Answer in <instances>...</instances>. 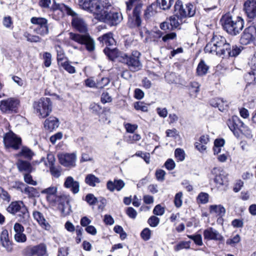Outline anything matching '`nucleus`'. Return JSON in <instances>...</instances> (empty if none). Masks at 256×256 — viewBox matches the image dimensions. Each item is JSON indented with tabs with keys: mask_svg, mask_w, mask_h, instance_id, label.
<instances>
[{
	"mask_svg": "<svg viewBox=\"0 0 256 256\" xmlns=\"http://www.w3.org/2000/svg\"><path fill=\"white\" fill-rule=\"evenodd\" d=\"M256 38V26H250L246 28L241 36L240 43L246 45L253 42Z\"/></svg>",
	"mask_w": 256,
	"mask_h": 256,
	"instance_id": "15",
	"label": "nucleus"
},
{
	"mask_svg": "<svg viewBox=\"0 0 256 256\" xmlns=\"http://www.w3.org/2000/svg\"><path fill=\"white\" fill-rule=\"evenodd\" d=\"M2 24L8 29L12 30L13 28V21L12 17L9 16H4L2 18Z\"/></svg>",
	"mask_w": 256,
	"mask_h": 256,
	"instance_id": "41",
	"label": "nucleus"
},
{
	"mask_svg": "<svg viewBox=\"0 0 256 256\" xmlns=\"http://www.w3.org/2000/svg\"><path fill=\"white\" fill-rule=\"evenodd\" d=\"M19 155L23 156L26 158H30L33 156V153L28 148L24 147L22 148Z\"/></svg>",
	"mask_w": 256,
	"mask_h": 256,
	"instance_id": "51",
	"label": "nucleus"
},
{
	"mask_svg": "<svg viewBox=\"0 0 256 256\" xmlns=\"http://www.w3.org/2000/svg\"><path fill=\"white\" fill-rule=\"evenodd\" d=\"M230 48V44L226 38L220 35H214L204 48L206 53L226 58V52Z\"/></svg>",
	"mask_w": 256,
	"mask_h": 256,
	"instance_id": "1",
	"label": "nucleus"
},
{
	"mask_svg": "<svg viewBox=\"0 0 256 256\" xmlns=\"http://www.w3.org/2000/svg\"><path fill=\"white\" fill-rule=\"evenodd\" d=\"M43 58L44 60V64L46 67H48L51 64L52 55L50 53L46 52L44 54Z\"/></svg>",
	"mask_w": 256,
	"mask_h": 256,
	"instance_id": "59",
	"label": "nucleus"
},
{
	"mask_svg": "<svg viewBox=\"0 0 256 256\" xmlns=\"http://www.w3.org/2000/svg\"><path fill=\"white\" fill-rule=\"evenodd\" d=\"M19 106V100L14 98H10L0 102V110L4 114L16 113Z\"/></svg>",
	"mask_w": 256,
	"mask_h": 256,
	"instance_id": "8",
	"label": "nucleus"
},
{
	"mask_svg": "<svg viewBox=\"0 0 256 256\" xmlns=\"http://www.w3.org/2000/svg\"><path fill=\"white\" fill-rule=\"evenodd\" d=\"M209 211L210 214L220 216H223L226 212L224 208L220 204L210 206Z\"/></svg>",
	"mask_w": 256,
	"mask_h": 256,
	"instance_id": "30",
	"label": "nucleus"
},
{
	"mask_svg": "<svg viewBox=\"0 0 256 256\" xmlns=\"http://www.w3.org/2000/svg\"><path fill=\"white\" fill-rule=\"evenodd\" d=\"M182 192L177 193L174 197V202L176 207L180 208L182 204Z\"/></svg>",
	"mask_w": 256,
	"mask_h": 256,
	"instance_id": "55",
	"label": "nucleus"
},
{
	"mask_svg": "<svg viewBox=\"0 0 256 256\" xmlns=\"http://www.w3.org/2000/svg\"><path fill=\"white\" fill-rule=\"evenodd\" d=\"M14 238L15 240L18 242H24L26 240V236L24 232L16 233Z\"/></svg>",
	"mask_w": 256,
	"mask_h": 256,
	"instance_id": "50",
	"label": "nucleus"
},
{
	"mask_svg": "<svg viewBox=\"0 0 256 256\" xmlns=\"http://www.w3.org/2000/svg\"><path fill=\"white\" fill-rule=\"evenodd\" d=\"M174 2V0H157L160 8L163 10L170 8Z\"/></svg>",
	"mask_w": 256,
	"mask_h": 256,
	"instance_id": "38",
	"label": "nucleus"
},
{
	"mask_svg": "<svg viewBox=\"0 0 256 256\" xmlns=\"http://www.w3.org/2000/svg\"><path fill=\"white\" fill-rule=\"evenodd\" d=\"M24 36L28 41L32 42H38L41 41V38L38 36L32 35L26 32L24 34Z\"/></svg>",
	"mask_w": 256,
	"mask_h": 256,
	"instance_id": "48",
	"label": "nucleus"
},
{
	"mask_svg": "<svg viewBox=\"0 0 256 256\" xmlns=\"http://www.w3.org/2000/svg\"><path fill=\"white\" fill-rule=\"evenodd\" d=\"M18 170L20 172H30L32 171L30 164L26 161L18 160L16 164Z\"/></svg>",
	"mask_w": 256,
	"mask_h": 256,
	"instance_id": "32",
	"label": "nucleus"
},
{
	"mask_svg": "<svg viewBox=\"0 0 256 256\" xmlns=\"http://www.w3.org/2000/svg\"><path fill=\"white\" fill-rule=\"evenodd\" d=\"M58 126L59 121L56 117L50 116L46 119L44 122V128L50 131H52L58 128Z\"/></svg>",
	"mask_w": 256,
	"mask_h": 256,
	"instance_id": "26",
	"label": "nucleus"
},
{
	"mask_svg": "<svg viewBox=\"0 0 256 256\" xmlns=\"http://www.w3.org/2000/svg\"><path fill=\"white\" fill-rule=\"evenodd\" d=\"M212 172V174H216L214 182L217 190L220 192L225 190L228 185V174L216 168H213Z\"/></svg>",
	"mask_w": 256,
	"mask_h": 256,
	"instance_id": "11",
	"label": "nucleus"
},
{
	"mask_svg": "<svg viewBox=\"0 0 256 256\" xmlns=\"http://www.w3.org/2000/svg\"><path fill=\"white\" fill-rule=\"evenodd\" d=\"M22 192L27 194L29 196H33L35 194L36 190L32 187L25 186Z\"/></svg>",
	"mask_w": 256,
	"mask_h": 256,
	"instance_id": "62",
	"label": "nucleus"
},
{
	"mask_svg": "<svg viewBox=\"0 0 256 256\" xmlns=\"http://www.w3.org/2000/svg\"><path fill=\"white\" fill-rule=\"evenodd\" d=\"M98 40L100 42L103 44H106L107 46H112L116 44V41L112 32L104 34L102 36L99 37Z\"/></svg>",
	"mask_w": 256,
	"mask_h": 256,
	"instance_id": "27",
	"label": "nucleus"
},
{
	"mask_svg": "<svg viewBox=\"0 0 256 256\" xmlns=\"http://www.w3.org/2000/svg\"><path fill=\"white\" fill-rule=\"evenodd\" d=\"M0 240L2 246L6 248L7 252H12V243L10 240L8 232L6 230H4L2 232L0 236Z\"/></svg>",
	"mask_w": 256,
	"mask_h": 256,
	"instance_id": "21",
	"label": "nucleus"
},
{
	"mask_svg": "<svg viewBox=\"0 0 256 256\" xmlns=\"http://www.w3.org/2000/svg\"><path fill=\"white\" fill-rule=\"evenodd\" d=\"M174 154L176 158L178 161H183L185 158V153L183 150L181 148H176L174 152Z\"/></svg>",
	"mask_w": 256,
	"mask_h": 256,
	"instance_id": "49",
	"label": "nucleus"
},
{
	"mask_svg": "<svg viewBox=\"0 0 256 256\" xmlns=\"http://www.w3.org/2000/svg\"><path fill=\"white\" fill-rule=\"evenodd\" d=\"M210 104L212 106L218 108L221 112L225 110L228 106V103L220 98H215L210 100Z\"/></svg>",
	"mask_w": 256,
	"mask_h": 256,
	"instance_id": "28",
	"label": "nucleus"
},
{
	"mask_svg": "<svg viewBox=\"0 0 256 256\" xmlns=\"http://www.w3.org/2000/svg\"><path fill=\"white\" fill-rule=\"evenodd\" d=\"M220 21L224 30L232 36L240 34L244 26V20L240 16L233 18L225 15L222 17Z\"/></svg>",
	"mask_w": 256,
	"mask_h": 256,
	"instance_id": "2",
	"label": "nucleus"
},
{
	"mask_svg": "<svg viewBox=\"0 0 256 256\" xmlns=\"http://www.w3.org/2000/svg\"><path fill=\"white\" fill-rule=\"evenodd\" d=\"M72 26L80 32H86L87 31V26L82 18L76 16L72 20Z\"/></svg>",
	"mask_w": 256,
	"mask_h": 256,
	"instance_id": "22",
	"label": "nucleus"
},
{
	"mask_svg": "<svg viewBox=\"0 0 256 256\" xmlns=\"http://www.w3.org/2000/svg\"><path fill=\"white\" fill-rule=\"evenodd\" d=\"M148 222L150 226L156 227L158 224L160 222V218L156 216H153L148 218Z\"/></svg>",
	"mask_w": 256,
	"mask_h": 256,
	"instance_id": "57",
	"label": "nucleus"
},
{
	"mask_svg": "<svg viewBox=\"0 0 256 256\" xmlns=\"http://www.w3.org/2000/svg\"><path fill=\"white\" fill-rule=\"evenodd\" d=\"M190 242H180L174 246V250L175 251L178 252L184 248L189 249L190 248Z\"/></svg>",
	"mask_w": 256,
	"mask_h": 256,
	"instance_id": "43",
	"label": "nucleus"
},
{
	"mask_svg": "<svg viewBox=\"0 0 256 256\" xmlns=\"http://www.w3.org/2000/svg\"><path fill=\"white\" fill-rule=\"evenodd\" d=\"M204 236L205 239L208 240H215L218 241H224V238L216 230L209 228L205 230L204 232Z\"/></svg>",
	"mask_w": 256,
	"mask_h": 256,
	"instance_id": "19",
	"label": "nucleus"
},
{
	"mask_svg": "<svg viewBox=\"0 0 256 256\" xmlns=\"http://www.w3.org/2000/svg\"><path fill=\"white\" fill-rule=\"evenodd\" d=\"M57 188L50 187L42 191V194H46V200L52 206L58 208L62 212L64 210V198L56 195Z\"/></svg>",
	"mask_w": 256,
	"mask_h": 256,
	"instance_id": "5",
	"label": "nucleus"
},
{
	"mask_svg": "<svg viewBox=\"0 0 256 256\" xmlns=\"http://www.w3.org/2000/svg\"><path fill=\"white\" fill-rule=\"evenodd\" d=\"M134 108L138 110H141L144 112L148 111V106L142 102H138L134 104Z\"/></svg>",
	"mask_w": 256,
	"mask_h": 256,
	"instance_id": "46",
	"label": "nucleus"
},
{
	"mask_svg": "<svg viewBox=\"0 0 256 256\" xmlns=\"http://www.w3.org/2000/svg\"><path fill=\"white\" fill-rule=\"evenodd\" d=\"M63 4L56 3L54 2L52 6L54 10V15L56 20H60V18H63L64 12L62 10Z\"/></svg>",
	"mask_w": 256,
	"mask_h": 256,
	"instance_id": "31",
	"label": "nucleus"
},
{
	"mask_svg": "<svg viewBox=\"0 0 256 256\" xmlns=\"http://www.w3.org/2000/svg\"><path fill=\"white\" fill-rule=\"evenodd\" d=\"M86 200L90 205H94L98 202V200L93 194H89L86 196Z\"/></svg>",
	"mask_w": 256,
	"mask_h": 256,
	"instance_id": "56",
	"label": "nucleus"
},
{
	"mask_svg": "<svg viewBox=\"0 0 256 256\" xmlns=\"http://www.w3.org/2000/svg\"><path fill=\"white\" fill-rule=\"evenodd\" d=\"M163 32L160 30L153 32L150 34V38L151 40L154 43L156 44H158L161 42L162 40H160V38L162 37Z\"/></svg>",
	"mask_w": 256,
	"mask_h": 256,
	"instance_id": "36",
	"label": "nucleus"
},
{
	"mask_svg": "<svg viewBox=\"0 0 256 256\" xmlns=\"http://www.w3.org/2000/svg\"><path fill=\"white\" fill-rule=\"evenodd\" d=\"M34 26V32L40 36H44L48 34V20L41 17H32L30 20Z\"/></svg>",
	"mask_w": 256,
	"mask_h": 256,
	"instance_id": "10",
	"label": "nucleus"
},
{
	"mask_svg": "<svg viewBox=\"0 0 256 256\" xmlns=\"http://www.w3.org/2000/svg\"><path fill=\"white\" fill-rule=\"evenodd\" d=\"M140 135L138 134H130L125 138L126 142L130 144H134L137 141L140 140Z\"/></svg>",
	"mask_w": 256,
	"mask_h": 256,
	"instance_id": "42",
	"label": "nucleus"
},
{
	"mask_svg": "<svg viewBox=\"0 0 256 256\" xmlns=\"http://www.w3.org/2000/svg\"><path fill=\"white\" fill-rule=\"evenodd\" d=\"M141 13L142 5L139 4L134 8L132 14L128 17V26L132 29L139 31L140 36L143 38V34L141 32Z\"/></svg>",
	"mask_w": 256,
	"mask_h": 256,
	"instance_id": "6",
	"label": "nucleus"
},
{
	"mask_svg": "<svg viewBox=\"0 0 256 256\" xmlns=\"http://www.w3.org/2000/svg\"><path fill=\"white\" fill-rule=\"evenodd\" d=\"M33 216L39 224L45 230H49L50 228V225L46 222L44 216L42 213L39 212L35 211L33 212Z\"/></svg>",
	"mask_w": 256,
	"mask_h": 256,
	"instance_id": "25",
	"label": "nucleus"
},
{
	"mask_svg": "<svg viewBox=\"0 0 256 256\" xmlns=\"http://www.w3.org/2000/svg\"><path fill=\"white\" fill-rule=\"evenodd\" d=\"M241 52L240 48L236 46H232V47L230 46V48L226 52V57L232 56L234 57L238 55Z\"/></svg>",
	"mask_w": 256,
	"mask_h": 256,
	"instance_id": "39",
	"label": "nucleus"
},
{
	"mask_svg": "<svg viewBox=\"0 0 256 256\" xmlns=\"http://www.w3.org/2000/svg\"><path fill=\"white\" fill-rule=\"evenodd\" d=\"M136 155L141 157L147 164H149L150 162V154L149 153H144L139 151L136 154Z\"/></svg>",
	"mask_w": 256,
	"mask_h": 256,
	"instance_id": "63",
	"label": "nucleus"
},
{
	"mask_svg": "<svg viewBox=\"0 0 256 256\" xmlns=\"http://www.w3.org/2000/svg\"><path fill=\"white\" fill-rule=\"evenodd\" d=\"M35 255L38 256H44L46 255V247L44 244H41L33 246Z\"/></svg>",
	"mask_w": 256,
	"mask_h": 256,
	"instance_id": "34",
	"label": "nucleus"
},
{
	"mask_svg": "<svg viewBox=\"0 0 256 256\" xmlns=\"http://www.w3.org/2000/svg\"><path fill=\"white\" fill-rule=\"evenodd\" d=\"M70 38L80 44H84L86 49L92 52L94 50V42L92 39L88 34L80 35L72 32H70Z\"/></svg>",
	"mask_w": 256,
	"mask_h": 256,
	"instance_id": "12",
	"label": "nucleus"
},
{
	"mask_svg": "<svg viewBox=\"0 0 256 256\" xmlns=\"http://www.w3.org/2000/svg\"><path fill=\"white\" fill-rule=\"evenodd\" d=\"M246 78H252L254 77V80H252V82H249V84L248 85H246V88H248V86H252L253 88H254L256 87V74L253 72L252 74L251 73H248V74L246 76Z\"/></svg>",
	"mask_w": 256,
	"mask_h": 256,
	"instance_id": "64",
	"label": "nucleus"
},
{
	"mask_svg": "<svg viewBox=\"0 0 256 256\" xmlns=\"http://www.w3.org/2000/svg\"><path fill=\"white\" fill-rule=\"evenodd\" d=\"M179 16H176L174 14V16H171L168 19H167L172 29L177 28L182 22V20L179 18Z\"/></svg>",
	"mask_w": 256,
	"mask_h": 256,
	"instance_id": "37",
	"label": "nucleus"
},
{
	"mask_svg": "<svg viewBox=\"0 0 256 256\" xmlns=\"http://www.w3.org/2000/svg\"><path fill=\"white\" fill-rule=\"evenodd\" d=\"M164 208L160 204L156 205L153 210V213L156 216H162L164 213Z\"/></svg>",
	"mask_w": 256,
	"mask_h": 256,
	"instance_id": "61",
	"label": "nucleus"
},
{
	"mask_svg": "<svg viewBox=\"0 0 256 256\" xmlns=\"http://www.w3.org/2000/svg\"><path fill=\"white\" fill-rule=\"evenodd\" d=\"M176 37V33L172 32L167 34L164 36H162V41L165 42H168L170 40H174Z\"/></svg>",
	"mask_w": 256,
	"mask_h": 256,
	"instance_id": "58",
	"label": "nucleus"
},
{
	"mask_svg": "<svg viewBox=\"0 0 256 256\" xmlns=\"http://www.w3.org/2000/svg\"><path fill=\"white\" fill-rule=\"evenodd\" d=\"M62 36L60 34L56 38V49L57 52V60L58 64L61 68H64V54L62 48V42L63 39L62 38Z\"/></svg>",
	"mask_w": 256,
	"mask_h": 256,
	"instance_id": "17",
	"label": "nucleus"
},
{
	"mask_svg": "<svg viewBox=\"0 0 256 256\" xmlns=\"http://www.w3.org/2000/svg\"><path fill=\"white\" fill-rule=\"evenodd\" d=\"M140 53L134 51L131 54H124L121 56V61L128 66V69L133 72H137L142 68V64L140 60Z\"/></svg>",
	"mask_w": 256,
	"mask_h": 256,
	"instance_id": "4",
	"label": "nucleus"
},
{
	"mask_svg": "<svg viewBox=\"0 0 256 256\" xmlns=\"http://www.w3.org/2000/svg\"><path fill=\"white\" fill-rule=\"evenodd\" d=\"M208 66L205 64L203 60H202L198 64L197 68V74L200 76H202L208 72Z\"/></svg>",
	"mask_w": 256,
	"mask_h": 256,
	"instance_id": "35",
	"label": "nucleus"
},
{
	"mask_svg": "<svg viewBox=\"0 0 256 256\" xmlns=\"http://www.w3.org/2000/svg\"><path fill=\"white\" fill-rule=\"evenodd\" d=\"M7 210L12 214H15L19 212L22 214L24 218L28 217V210L22 201L12 202L8 207Z\"/></svg>",
	"mask_w": 256,
	"mask_h": 256,
	"instance_id": "14",
	"label": "nucleus"
},
{
	"mask_svg": "<svg viewBox=\"0 0 256 256\" xmlns=\"http://www.w3.org/2000/svg\"><path fill=\"white\" fill-rule=\"evenodd\" d=\"M152 232L148 228H144L141 232L140 236L144 240H148L151 236Z\"/></svg>",
	"mask_w": 256,
	"mask_h": 256,
	"instance_id": "52",
	"label": "nucleus"
},
{
	"mask_svg": "<svg viewBox=\"0 0 256 256\" xmlns=\"http://www.w3.org/2000/svg\"><path fill=\"white\" fill-rule=\"evenodd\" d=\"M76 155L74 152L65 154V167L68 168H74L76 166Z\"/></svg>",
	"mask_w": 256,
	"mask_h": 256,
	"instance_id": "29",
	"label": "nucleus"
},
{
	"mask_svg": "<svg viewBox=\"0 0 256 256\" xmlns=\"http://www.w3.org/2000/svg\"><path fill=\"white\" fill-rule=\"evenodd\" d=\"M96 18L100 21L109 22L112 25H116L120 22L122 17L120 12H108L107 10H103L102 8L98 14Z\"/></svg>",
	"mask_w": 256,
	"mask_h": 256,
	"instance_id": "7",
	"label": "nucleus"
},
{
	"mask_svg": "<svg viewBox=\"0 0 256 256\" xmlns=\"http://www.w3.org/2000/svg\"><path fill=\"white\" fill-rule=\"evenodd\" d=\"M100 182V179L92 174H88L85 178V182L92 187L95 186L96 184H99Z\"/></svg>",
	"mask_w": 256,
	"mask_h": 256,
	"instance_id": "33",
	"label": "nucleus"
},
{
	"mask_svg": "<svg viewBox=\"0 0 256 256\" xmlns=\"http://www.w3.org/2000/svg\"><path fill=\"white\" fill-rule=\"evenodd\" d=\"M216 0L212 4L210 0H207L206 2L204 10L207 12H210L217 8Z\"/></svg>",
	"mask_w": 256,
	"mask_h": 256,
	"instance_id": "45",
	"label": "nucleus"
},
{
	"mask_svg": "<svg viewBox=\"0 0 256 256\" xmlns=\"http://www.w3.org/2000/svg\"><path fill=\"white\" fill-rule=\"evenodd\" d=\"M195 10L192 4L183 5L180 0H177L174 6V14L180 18L191 17L194 14Z\"/></svg>",
	"mask_w": 256,
	"mask_h": 256,
	"instance_id": "9",
	"label": "nucleus"
},
{
	"mask_svg": "<svg viewBox=\"0 0 256 256\" xmlns=\"http://www.w3.org/2000/svg\"><path fill=\"white\" fill-rule=\"evenodd\" d=\"M240 240V236L238 234H236L232 238H228L226 241V244L228 245L234 246L236 244L238 243Z\"/></svg>",
	"mask_w": 256,
	"mask_h": 256,
	"instance_id": "53",
	"label": "nucleus"
},
{
	"mask_svg": "<svg viewBox=\"0 0 256 256\" xmlns=\"http://www.w3.org/2000/svg\"><path fill=\"white\" fill-rule=\"evenodd\" d=\"M126 4L127 12L130 11L133 6H134V8L139 4H141L142 6V0H129L126 2Z\"/></svg>",
	"mask_w": 256,
	"mask_h": 256,
	"instance_id": "47",
	"label": "nucleus"
},
{
	"mask_svg": "<svg viewBox=\"0 0 256 256\" xmlns=\"http://www.w3.org/2000/svg\"><path fill=\"white\" fill-rule=\"evenodd\" d=\"M200 84L196 82H190L189 91L191 96L196 97L199 92Z\"/></svg>",
	"mask_w": 256,
	"mask_h": 256,
	"instance_id": "40",
	"label": "nucleus"
},
{
	"mask_svg": "<svg viewBox=\"0 0 256 256\" xmlns=\"http://www.w3.org/2000/svg\"><path fill=\"white\" fill-rule=\"evenodd\" d=\"M124 126L128 132L133 134L137 130L138 126L136 124H132L130 123L124 124Z\"/></svg>",
	"mask_w": 256,
	"mask_h": 256,
	"instance_id": "54",
	"label": "nucleus"
},
{
	"mask_svg": "<svg viewBox=\"0 0 256 256\" xmlns=\"http://www.w3.org/2000/svg\"><path fill=\"white\" fill-rule=\"evenodd\" d=\"M46 160L48 162L46 161V159L43 158L42 161H44V164L47 167L50 168L52 174L56 177L58 178L60 175V171L58 168L53 166V162L54 161V156L52 154H48Z\"/></svg>",
	"mask_w": 256,
	"mask_h": 256,
	"instance_id": "20",
	"label": "nucleus"
},
{
	"mask_svg": "<svg viewBox=\"0 0 256 256\" xmlns=\"http://www.w3.org/2000/svg\"><path fill=\"white\" fill-rule=\"evenodd\" d=\"M100 0H80V5L84 10H90L94 13L96 18L98 14L102 9Z\"/></svg>",
	"mask_w": 256,
	"mask_h": 256,
	"instance_id": "13",
	"label": "nucleus"
},
{
	"mask_svg": "<svg viewBox=\"0 0 256 256\" xmlns=\"http://www.w3.org/2000/svg\"><path fill=\"white\" fill-rule=\"evenodd\" d=\"M209 195L206 192H200L197 197V202L198 203L205 204L208 202Z\"/></svg>",
	"mask_w": 256,
	"mask_h": 256,
	"instance_id": "44",
	"label": "nucleus"
},
{
	"mask_svg": "<svg viewBox=\"0 0 256 256\" xmlns=\"http://www.w3.org/2000/svg\"><path fill=\"white\" fill-rule=\"evenodd\" d=\"M244 10L250 18L256 17V0H246L244 4Z\"/></svg>",
	"mask_w": 256,
	"mask_h": 256,
	"instance_id": "18",
	"label": "nucleus"
},
{
	"mask_svg": "<svg viewBox=\"0 0 256 256\" xmlns=\"http://www.w3.org/2000/svg\"><path fill=\"white\" fill-rule=\"evenodd\" d=\"M4 142L6 148L18 149L21 143V139L12 132L6 133L4 137Z\"/></svg>",
	"mask_w": 256,
	"mask_h": 256,
	"instance_id": "16",
	"label": "nucleus"
},
{
	"mask_svg": "<svg viewBox=\"0 0 256 256\" xmlns=\"http://www.w3.org/2000/svg\"><path fill=\"white\" fill-rule=\"evenodd\" d=\"M65 187L70 188V190L74 194H77L80 190V184L74 180L72 177L68 176L65 180Z\"/></svg>",
	"mask_w": 256,
	"mask_h": 256,
	"instance_id": "23",
	"label": "nucleus"
},
{
	"mask_svg": "<svg viewBox=\"0 0 256 256\" xmlns=\"http://www.w3.org/2000/svg\"><path fill=\"white\" fill-rule=\"evenodd\" d=\"M125 184L121 180H114V182L109 180L106 184L107 188L110 192H114L115 190H120L124 186Z\"/></svg>",
	"mask_w": 256,
	"mask_h": 256,
	"instance_id": "24",
	"label": "nucleus"
},
{
	"mask_svg": "<svg viewBox=\"0 0 256 256\" xmlns=\"http://www.w3.org/2000/svg\"><path fill=\"white\" fill-rule=\"evenodd\" d=\"M248 64L252 70L256 71V52L250 58Z\"/></svg>",
	"mask_w": 256,
	"mask_h": 256,
	"instance_id": "60",
	"label": "nucleus"
},
{
	"mask_svg": "<svg viewBox=\"0 0 256 256\" xmlns=\"http://www.w3.org/2000/svg\"><path fill=\"white\" fill-rule=\"evenodd\" d=\"M34 112L41 118L48 116L52 111V102L50 98H42L33 104Z\"/></svg>",
	"mask_w": 256,
	"mask_h": 256,
	"instance_id": "3",
	"label": "nucleus"
}]
</instances>
